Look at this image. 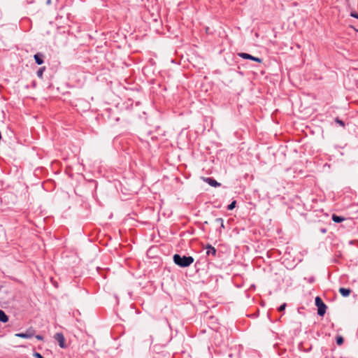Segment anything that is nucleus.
<instances>
[{"mask_svg": "<svg viewBox=\"0 0 358 358\" xmlns=\"http://www.w3.org/2000/svg\"><path fill=\"white\" fill-rule=\"evenodd\" d=\"M173 262L181 268H186L189 266L194 261L192 256L181 255L180 254H175L173 257Z\"/></svg>", "mask_w": 358, "mask_h": 358, "instance_id": "1", "label": "nucleus"}, {"mask_svg": "<svg viewBox=\"0 0 358 358\" xmlns=\"http://www.w3.org/2000/svg\"><path fill=\"white\" fill-rule=\"evenodd\" d=\"M315 303L317 308V315L320 317H323L327 309V305L323 302L322 299L320 296L315 297Z\"/></svg>", "mask_w": 358, "mask_h": 358, "instance_id": "2", "label": "nucleus"}, {"mask_svg": "<svg viewBox=\"0 0 358 358\" xmlns=\"http://www.w3.org/2000/svg\"><path fill=\"white\" fill-rule=\"evenodd\" d=\"M36 331L33 327H30L25 332L17 333L15 336L22 338H31L35 336Z\"/></svg>", "mask_w": 358, "mask_h": 358, "instance_id": "3", "label": "nucleus"}, {"mask_svg": "<svg viewBox=\"0 0 358 358\" xmlns=\"http://www.w3.org/2000/svg\"><path fill=\"white\" fill-rule=\"evenodd\" d=\"M54 338L58 342L60 348H66L67 347L64 336L62 332L56 333L54 336Z\"/></svg>", "mask_w": 358, "mask_h": 358, "instance_id": "4", "label": "nucleus"}, {"mask_svg": "<svg viewBox=\"0 0 358 358\" xmlns=\"http://www.w3.org/2000/svg\"><path fill=\"white\" fill-rule=\"evenodd\" d=\"M238 56H239L240 57H241L244 59H250V60L257 62L258 63H262L263 61V59L259 57H254V56H252L248 53H245V52H239V53H238Z\"/></svg>", "mask_w": 358, "mask_h": 358, "instance_id": "5", "label": "nucleus"}, {"mask_svg": "<svg viewBox=\"0 0 358 358\" xmlns=\"http://www.w3.org/2000/svg\"><path fill=\"white\" fill-rule=\"evenodd\" d=\"M203 180L208 183L211 187H217L221 186V183L218 182L217 180H215L213 178L207 177L203 178Z\"/></svg>", "mask_w": 358, "mask_h": 358, "instance_id": "6", "label": "nucleus"}, {"mask_svg": "<svg viewBox=\"0 0 358 358\" xmlns=\"http://www.w3.org/2000/svg\"><path fill=\"white\" fill-rule=\"evenodd\" d=\"M44 57H45L44 55L41 52H37L34 56L35 62L38 65H41L44 63Z\"/></svg>", "mask_w": 358, "mask_h": 358, "instance_id": "7", "label": "nucleus"}, {"mask_svg": "<svg viewBox=\"0 0 358 358\" xmlns=\"http://www.w3.org/2000/svg\"><path fill=\"white\" fill-rule=\"evenodd\" d=\"M206 249V255L208 256H210V255H212L213 257L216 256L217 250L213 246H212L210 244H208Z\"/></svg>", "mask_w": 358, "mask_h": 358, "instance_id": "8", "label": "nucleus"}, {"mask_svg": "<svg viewBox=\"0 0 358 358\" xmlns=\"http://www.w3.org/2000/svg\"><path fill=\"white\" fill-rule=\"evenodd\" d=\"M352 290L350 288H345V287H341L339 289V293L343 296V297H348L350 296Z\"/></svg>", "mask_w": 358, "mask_h": 358, "instance_id": "9", "label": "nucleus"}, {"mask_svg": "<svg viewBox=\"0 0 358 358\" xmlns=\"http://www.w3.org/2000/svg\"><path fill=\"white\" fill-rule=\"evenodd\" d=\"M331 220L336 223H341L343 221L345 220L346 218L343 216L338 215L336 214H333L331 216Z\"/></svg>", "mask_w": 358, "mask_h": 358, "instance_id": "10", "label": "nucleus"}, {"mask_svg": "<svg viewBox=\"0 0 358 358\" xmlns=\"http://www.w3.org/2000/svg\"><path fill=\"white\" fill-rule=\"evenodd\" d=\"M8 321V317L5 312L0 309V322L6 323Z\"/></svg>", "mask_w": 358, "mask_h": 358, "instance_id": "11", "label": "nucleus"}, {"mask_svg": "<svg viewBox=\"0 0 358 358\" xmlns=\"http://www.w3.org/2000/svg\"><path fill=\"white\" fill-rule=\"evenodd\" d=\"M45 66H42V67L39 68L36 72L37 76L40 78H43V72L45 71Z\"/></svg>", "mask_w": 358, "mask_h": 358, "instance_id": "12", "label": "nucleus"}, {"mask_svg": "<svg viewBox=\"0 0 358 358\" xmlns=\"http://www.w3.org/2000/svg\"><path fill=\"white\" fill-rule=\"evenodd\" d=\"M336 341L338 345H342L344 343V338L342 336L338 335L336 337Z\"/></svg>", "mask_w": 358, "mask_h": 358, "instance_id": "13", "label": "nucleus"}, {"mask_svg": "<svg viewBox=\"0 0 358 358\" xmlns=\"http://www.w3.org/2000/svg\"><path fill=\"white\" fill-rule=\"evenodd\" d=\"M215 222L219 224V225H220L221 228L224 229V220L222 218L219 217V218L215 219Z\"/></svg>", "mask_w": 358, "mask_h": 358, "instance_id": "14", "label": "nucleus"}, {"mask_svg": "<svg viewBox=\"0 0 358 358\" xmlns=\"http://www.w3.org/2000/svg\"><path fill=\"white\" fill-rule=\"evenodd\" d=\"M236 201H233L230 204L228 205L227 210H232L236 207Z\"/></svg>", "mask_w": 358, "mask_h": 358, "instance_id": "15", "label": "nucleus"}, {"mask_svg": "<svg viewBox=\"0 0 358 358\" xmlns=\"http://www.w3.org/2000/svg\"><path fill=\"white\" fill-rule=\"evenodd\" d=\"M335 122L336 123H338L339 125H341V127H345V122L343 120H340L338 117H336L335 119Z\"/></svg>", "mask_w": 358, "mask_h": 358, "instance_id": "16", "label": "nucleus"}, {"mask_svg": "<svg viewBox=\"0 0 358 358\" xmlns=\"http://www.w3.org/2000/svg\"><path fill=\"white\" fill-rule=\"evenodd\" d=\"M287 306V304L285 303H284L283 304L280 305L278 308V310L279 312H282L283 310H285V308Z\"/></svg>", "mask_w": 358, "mask_h": 358, "instance_id": "17", "label": "nucleus"}, {"mask_svg": "<svg viewBox=\"0 0 358 358\" xmlns=\"http://www.w3.org/2000/svg\"><path fill=\"white\" fill-rule=\"evenodd\" d=\"M33 356L35 358H44L39 352H34Z\"/></svg>", "mask_w": 358, "mask_h": 358, "instance_id": "18", "label": "nucleus"}, {"mask_svg": "<svg viewBox=\"0 0 358 358\" xmlns=\"http://www.w3.org/2000/svg\"><path fill=\"white\" fill-rule=\"evenodd\" d=\"M350 15L352 17H355L356 19H358V13L355 12V11H352L350 14Z\"/></svg>", "mask_w": 358, "mask_h": 358, "instance_id": "19", "label": "nucleus"}, {"mask_svg": "<svg viewBox=\"0 0 358 358\" xmlns=\"http://www.w3.org/2000/svg\"><path fill=\"white\" fill-rule=\"evenodd\" d=\"M36 338L39 340V341H43L44 338L43 336L41 335H36L35 336Z\"/></svg>", "mask_w": 358, "mask_h": 358, "instance_id": "20", "label": "nucleus"}, {"mask_svg": "<svg viewBox=\"0 0 358 358\" xmlns=\"http://www.w3.org/2000/svg\"><path fill=\"white\" fill-rule=\"evenodd\" d=\"M308 282H310V283H313L315 282V278L314 277H311L309 280H308Z\"/></svg>", "mask_w": 358, "mask_h": 358, "instance_id": "21", "label": "nucleus"}, {"mask_svg": "<svg viewBox=\"0 0 358 358\" xmlns=\"http://www.w3.org/2000/svg\"><path fill=\"white\" fill-rule=\"evenodd\" d=\"M321 232L323 233V234H325L327 232V229H321Z\"/></svg>", "mask_w": 358, "mask_h": 358, "instance_id": "22", "label": "nucleus"}, {"mask_svg": "<svg viewBox=\"0 0 358 358\" xmlns=\"http://www.w3.org/2000/svg\"><path fill=\"white\" fill-rule=\"evenodd\" d=\"M32 85H33V87H36V81H35V80H33V82H32Z\"/></svg>", "mask_w": 358, "mask_h": 358, "instance_id": "23", "label": "nucleus"}, {"mask_svg": "<svg viewBox=\"0 0 358 358\" xmlns=\"http://www.w3.org/2000/svg\"><path fill=\"white\" fill-rule=\"evenodd\" d=\"M115 120L118 121L119 120V117L115 118Z\"/></svg>", "mask_w": 358, "mask_h": 358, "instance_id": "24", "label": "nucleus"}, {"mask_svg": "<svg viewBox=\"0 0 358 358\" xmlns=\"http://www.w3.org/2000/svg\"><path fill=\"white\" fill-rule=\"evenodd\" d=\"M50 0H48L47 3H50Z\"/></svg>", "mask_w": 358, "mask_h": 358, "instance_id": "25", "label": "nucleus"}, {"mask_svg": "<svg viewBox=\"0 0 358 358\" xmlns=\"http://www.w3.org/2000/svg\"><path fill=\"white\" fill-rule=\"evenodd\" d=\"M357 31H358V30H357Z\"/></svg>", "mask_w": 358, "mask_h": 358, "instance_id": "26", "label": "nucleus"}]
</instances>
